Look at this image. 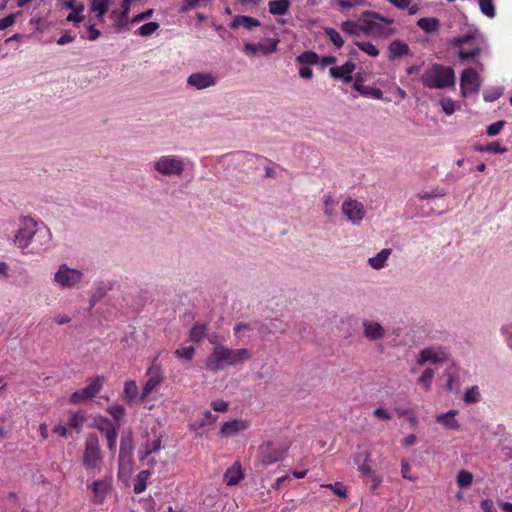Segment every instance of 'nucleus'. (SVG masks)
Returning <instances> with one entry per match:
<instances>
[{"label":"nucleus","mask_w":512,"mask_h":512,"mask_svg":"<svg viewBox=\"0 0 512 512\" xmlns=\"http://www.w3.org/2000/svg\"><path fill=\"white\" fill-rule=\"evenodd\" d=\"M206 332H207L206 324L196 323L190 329L189 338L192 342L199 343L206 336Z\"/></svg>","instance_id":"c85d7f7f"},{"label":"nucleus","mask_w":512,"mask_h":512,"mask_svg":"<svg viewBox=\"0 0 512 512\" xmlns=\"http://www.w3.org/2000/svg\"><path fill=\"white\" fill-rule=\"evenodd\" d=\"M503 94L502 87H493L483 92V99L486 102H493L500 98Z\"/></svg>","instance_id":"58836bf2"},{"label":"nucleus","mask_w":512,"mask_h":512,"mask_svg":"<svg viewBox=\"0 0 512 512\" xmlns=\"http://www.w3.org/2000/svg\"><path fill=\"white\" fill-rule=\"evenodd\" d=\"M152 168L162 176H180L185 170V162L178 155H162L153 162Z\"/></svg>","instance_id":"39448f33"},{"label":"nucleus","mask_w":512,"mask_h":512,"mask_svg":"<svg viewBox=\"0 0 512 512\" xmlns=\"http://www.w3.org/2000/svg\"><path fill=\"white\" fill-rule=\"evenodd\" d=\"M109 0H92L91 11L97 12V17L102 20L104 14L108 11Z\"/></svg>","instance_id":"72a5a7b5"},{"label":"nucleus","mask_w":512,"mask_h":512,"mask_svg":"<svg viewBox=\"0 0 512 512\" xmlns=\"http://www.w3.org/2000/svg\"><path fill=\"white\" fill-rule=\"evenodd\" d=\"M108 290L109 287L104 284L97 286L90 298V306L93 307L97 302L103 299Z\"/></svg>","instance_id":"79ce46f5"},{"label":"nucleus","mask_w":512,"mask_h":512,"mask_svg":"<svg viewBox=\"0 0 512 512\" xmlns=\"http://www.w3.org/2000/svg\"><path fill=\"white\" fill-rule=\"evenodd\" d=\"M91 398L93 397L90 395L89 391H87L86 388H82L80 390L73 392L69 398V401L72 404H80Z\"/></svg>","instance_id":"f704fd0d"},{"label":"nucleus","mask_w":512,"mask_h":512,"mask_svg":"<svg viewBox=\"0 0 512 512\" xmlns=\"http://www.w3.org/2000/svg\"><path fill=\"white\" fill-rule=\"evenodd\" d=\"M478 2L480 10L484 15L491 18L495 16V7L492 0H478Z\"/></svg>","instance_id":"a18cd8bd"},{"label":"nucleus","mask_w":512,"mask_h":512,"mask_svg":"<svg viewBox=\"0 0 512 512\" xmlns=\"http://www.w3.org/2000/svg\"><path fill=\"white\" fill-rule=\"evenodd\" d=\"M374 415L381 419V420H390L391 419V414L388 413L385 409L383 408H377L375 409L374 411Z\"/></svg>","instance_id":"774afa93"},{"label":"nucleus","mask_w":512,"mask_h":512,"mask_svg":"<svg viewBox=\"0 0 512 512\" xmlns=\"http://www.w3.org/2000/svg\"><path fill=\"white\" fill-rule=\"evenodd\" d=\"M420 81L430 89H445L455 85V73L449 66L433 64L421 75Z\"/></svg>","instance_id":"7ed1b4c3"},{"label":"nucleus","mask_w":512,"mask_h":512,"mask_svg":"<svg viewBox=\"0 0 512 512\" xmlns=\"http://www.w3.org/2000/svg\"><path fill=\"white\" fill-rule=\"evenodd\" d=\"M359 94L366 97H373L375 99H382L383 92L379 88L364 86L363 89H359Z\"/></svg>","instance_id":"49530a36"},{"label":"nucleus","mask_w":512,"mask_h":512,"mask_svg":"<svg viewBox=\"0 0 512 512\" xmlns=\"http://www.w3.org/2000/svg\"><path fill=\"white\" fill-rule=\"evenodd\" d=\"M154 13V10L153 9H148L142 13H139L137 15H135L132 19H131V22L132 23H139L143 20H146V19H149Z\"/></svg>","instance_id":"052dcab7"},{"label":"nucleus","mask_w":512,"mask_h":512,"mask_svg":"<svg viewBox=\"0 0 512 512\" xmlns=\"http://www.w3.org/2000/svg\"><path fill=\"white\" fill-rule=\"evenodd\" d=\"M101 460L99 439L96 434H89L85 441L83 465L86 469H95Z\"/></svg>","instance_id":"6e6552de"},{"label":"nucleus","mask_w":512,"mask_h":512,"mask_svg":"<svg viewBox=\"0 0 512 512\" xmlns=\"http://www.w3.org/2000/svg\"><path fill=\"white\" fill-rule=\"evenodd\" d=\"M143 446L152 454L157 453L162 448L161 438L157 437L155 439H147V441L143 444Z\"/></svg>","instance_id":"09e8293b"},{"label":"nucleus","mask_w":512,"mask_h":512,"mask_svg":"<svg viewBox=\"0 0 512 512\" xmlns=\"http://www.w3.org/2000/svg\"><path fill=\"white\" fill-rule=\"evenodd\" d=\"M457 410H449L447 413L439 414L436 417L438 423L442 424L445 428L450 430H456L459 428V423L455 419V415L457 414Z\"/></svg>","instance_id":"b1692460"},{"label":"nucleus","mask_w":512,"mask_h":512,"mask_svg":"<svg viewBox=\"0 0 512 512\" xmlns=\"http://www.w3.org/2000/svg\"><path fill=\"white\" fill-rule=\"evenodd\" d=\"M480 506L483 512H497L491 499L482 500Z\"/></svg>","instance_id":"0e129e2a"},{"label":"nucleus","mask_w":512,"mask_h":512,"mask_svg":"<svg viewBox=\"0 0 512 512\" xmlns=\"http://www.w3.org/2000/svg\"><path fill=\"white\" fill-rule=\"evenodd\" d=\"M243 479V473L239 464H234L229 468L224 475V480L227 485L233 486L238 484Z\"/></svg>","instance_id":"a878e982"},{"label":"nucleus","mask_w":512,"mask_h":512,"mask_svg":"<svg viewBox=\"0 0 512 512\" xmlns=\"http://www.w3.org/2000/svg\"><path fill=\"white\" fill-rule=\"evenodd\" d=\"M442 109L445 114L452 115L455 111V103L450 98H444L440 102Z\"/></svg>","instance_id":"4d7b16f0"},{"label":"nucleus","mask_w":512,"mask_h":512,"mask_svg":"<svg viewBox=\"0 0 512 512\" xmlns=\"http://www.w3.org/2000/svg\"><path fill=\"white\" fill-rule=\"evenodd\" d=\"M84 416L80 413H74L69 417L67 427L74 429L77 433L81 430L84 424Z\"/></svg>","instance_id":"c9c22d12"},{"label":"nucleus","mask_w":512,"mask_h":512,"mask_svg":"<svg viewBox=\"0 0 512 512\" xmlns=\"http://www.w3.org/2000/svg\"><path fill=\"white\" fill-rule=\"evenodd\" d=\"M451 44L458 48V56L461 61L475 58L481 52L478 36L473 33L456 37L451 41Z\"/></svg>","instance_id":"423d86ee"},{"label":"nucleus","mask_w":512,"mask_h":512,"mask_svg":"<svg viewBox=\"0 0 512 512\" xmlns=\"http://www.w3.org/2000/svg\"><path fill=\"white\" fill-rule=\"evenodd\" d=\"M248 427L249 424L247 421L242 419H233L231 421L224 422L219 433L223 437H232L242 431H245Z\"/></svg>","instance_id":"6ab92c4d"},{"label":"nucleus","mask_w":512,"mask_h":512,"mask_svg":"<svg viewBox=\"0 0 512 512\" xmlns=\"http://www.w3.org/2000/svg\"><path fill=\"white\" fill-rule=\"evenodd\" d=\"M447 194V191L443 188L435 187L430 192H420L417 194V197L420 200H428L432 198L444 197Z\"/></svg>","instance_id":"e433bc0d"},{"label":"nucleus","mask_w":512,"mask_h":512,"mask_svg":"<svg viewBox=\"0 0 512 512\" xmlns=\"http://www.w3.org/2000/svg\"><path fill=\"white\" fill-rule=\"evenodd\" d=\"M322 487L331 489L334 494H336L340 498L347 497V490L345 486L341 482H335L334 484H325Z\"/></svg>","instance_id":"de8ad7c7"},{"label":"nucleus","mask_w":512,"mask_h":512,"mask_svg":"<svg viewBox=\"0 0 512 512\" xmlns=\"http://www.w3.org/2000/svg\"><path fill=\"white\" fill-rule=\"evenodd\" d=\"M194 353H195V348L193 346L184 347L181 349H177L175 351V355L179 359H185L187 361H190L193 358Z\"/></svg>","instance_id":"3c124183"},{"label":"nucleus","mask_w":512,"mask_h":512,"mask_svg":"<svg viewBox=\"0 0 512 512\" xmlns=\"http://www.w3.org/2000/svg\"><path fill=\"white\" fill-rule=\"evenodd\" d=\"M268 5L271 14L284 15L290 7V0H271Z\"/></svg>","instance_id":"cd10ccee"},{"label":"nucleus","mask_w":512,"mask_h":512,"mask_svg":"<svg viewBox=\"0 0 512 512\" xmlns=\"http://www.w3.org/2000/svg\"><path fill=\"white\" fill-rule=\"evenodd\" d=\"M507 150L508 149L506 147L500 146L498 142L489 143L485 147L486 152H490V153H494V154H503V153L507 152Z\"/></svg>","instance_id":"13d9d810"},{"label":"nucleus","mask_w":512,"mask_h":512,"mask_svg":"<svg viewBox=\"0 0 512 512\" xmlns=\"http://www.w3.org/2000/svg\"><path fill=\"white\" fill-rule=\"evenodd\" d=\"M473 481V475L467 470H460L457 475V484L460 488L468 487Z\"/></svg>","instance_id":"ea45409f"},{"label":"nucleus","mask_w":512,"mask_h":512,"mask_svg":"<svg viewBox=\"0 0 512 512\" xmlns=\"http://www.w3.org/2000/svg\"><path fill=\"white\" fill-rule=\"evenodd\" d=\"M375 20H379L387 25H390L393 23V19L385 17L380 15L377 12L373 11H364L362 13L361 21L363 22V25L359 26L355 21L353 20H346L342 22L341 29L345 33H348L350 35H357L360 31L369 34V33H376L380 36H390L395 33L394 28H387L385 29L381 24L377 23Z\"/></svg>","instance_id":"f03ea898"},{"label":"nucleus","mask_w":512,"mask_h":512,"mask_svg":"<svg viewBox=\"0 0 512 512\" xmlns=\"http://www.w3.org/2000/svg\"><path fill=\"white\" fill-rule=\"evenodd\" d=\"M15 14H9L8 16L0 19V30H4L15 23Z\"/></svg>","instance_id":"bf43d9fd"},{"label":"nucleus","mask_w":512,"mask_h":512,"mask_svg":"<svg viewBox=\"0 0 512 512\" xmlns=\"http://www.w3.org/2000/svg\"><path fill=\"white\" fill-rule=\"evenodd\" d=\"M417 26L426 33H433L439 30L440 21L435 17H424L417 21Z\"/></svg>","instance_id":"bb28decb"},{"label":"nucleus","mask_w":512,"mask_h":512,"mask_svg":"<svg viewBox=\"0 0 512 512\" xmlns=\"http://www.w3.org/2000/svg\"><path fill=\"white\" fill-rule=\"evenodd\" d=\"M250 358V351L246 348L231 349L223 345L215 346L206 358L205 368L211 372H218L228 366L242 364Z\"/></svg>","instance_id":"f257e3e1"},{"label":"nucleus","mask_w":512,"mask_h":512,"mask_svg":"<svg viewBox=\"0 0 512 512\" xmlns=\"http://www.w3.org/2000/svg\"><path fill=\"white\" fill-rule=\"evenodd\" d=\"M325 34L328 36L330 41L335 45L336 48H341L344 44L343 38L340 33L334 28H325Z\"/></svg>","instance_id":"4c0bfd02"},{"label":"nucleus","mask_w":512,"mask_h":512,"mask_svg":"<svg viewBox=\"0 0 512 512\" xmlns=\"http://www.w3.org/2000/svg\"><path fill=\"white\" fill-rule=\"evenodd\" d=\"M449 359L448 352L442 347H427L420 351L417 364L422 366L426 362L441 364Z\"/></svg>","instance_id":"9b49d317"},{"label":"nucleus","mask_w":512,"mask_h":512,"mask_svg":"<svg viewBox=\"0 0 512 512\" xmlns=\"http://www.w3.org/2000/svg\"><path fill=\"white\" fill-rule=\"evenodd\" d=\"M337 204V200L331 195H325L323 197V213L327 217H332L335 214Z\"/></svg>","instance_id":"2f4dec72"},{"label":"nucleus","mask_w":512,"mask_h":512,"mask_svg":"<svg viewBox=\"0 0 512 512\" xmlns=\"http://www.w3.org/2000/svg\"><path fill=\"white\" fill-rule=\"evenodd\" d=\"M355 68V63L347 61L342 66L331 67L329 74L332 78L342 80L344 83L348 84L353 80L352 73L354 72Z\"/></svg>","instance_id":"2eb2a0df"},{"label":"nucleus","mask_w":512,"mask_h":512,"mask_svg":"<svg viewBox=\"0 0 512 512\" xmlns=\"http://www.w3.org/2000/svg\"><path fill=\"white\" fill-rule=\"evenodd\" d=\"M83 273L66 264H61L54 274V282L60 288L71 289L81 282Z\"/></svg>","instance_id":"0eeeda50"},{"label":"nucleus","mask_w":512,"mask_h":512,"mask_svg":"<svg viewBox=\"0 0 512 512\" xmlns=\"http://www.w3.org/2000/svg\"><path fill=\"white\" fill-rule=\"evenodd\" d=\"M88 32H89L88 39L91 41L96 40L101 34L100 31L96 28V26L94 24H91L88 26Z\"/></svg>","instance_id":"338daca9"},{"label":"nucleus","mask_w":512,"mask_h":512,"mask_svg":"<svg viewBox=\"0 0 512 512\" xmlns=\"http://www.w3.org/2000/svg\"><path fill=\"white\" fill-rule=\"evenodd\" d=\"M124 393L127 398L133 399L138 393L136 383L134 381H127L124 386Z\"/></svg>","instance_id":"5fc2aeb1"},{"label":"nucleus","mask_w":512,"mask_h":512,"mask_svg":"<svg viewBox=\"0 0 512 512\" xmlns=\"http://www.w3.org/2000/svg\"><path fill=\"white\" fill-rule=\"evenodd\" d=\"M296 61L301 65H314L318 63L319 57L314 51L308 50L298 55Z\"/></svg>","instance_id":"7c9ffc66"},{"label":"nucleus","mask_w":512,"mask_h":512,"mask_svg":"<svg viewBox=\"0 0 512 512\" xmlns=\"http://www.w3.org/2000/svg\"><path fill=\"white\" fill-rule=\"evenodd\" d=\"M482 84L481 77L473 68H466L460 75V92L463 97L477 94Z\"/></svg>","instance_id":"9d476101"},{"label":"nucleus","mask_w":512,"mask_h":512,"mask_svg":"<svg viewBox=\"0 0 512 512\" xmlns=\"http://www.w3.org/2000/svg\"><path fill=\"white\" fill-rule=\"evenodd\" d=\"M133 451V439L131 435L122 436L120 441L119 462L128 461Z\"/></svg>","instance_id":"5701e85b"},{"label":"nucleus","mask_w":512,"mask_h":512,"mask_svg":"<svg viewBox=\"0 0 512 512\" xmlns=\"http://www.w3.org/2000/svg\"><path fill=\"white\" fill-rule=\"evenodd\" d=\"M211 406L216 412H224L228 408V403L223 400H215L211 403Z\"/></svg>","instance_id":"e2e57ef3"},{"label":"nucleus","mask_w":512,"mask_h":512,"mask_svg":"<svg viewBox=\"0 0 512 512\" xmlns=\"http://www.w3.org/2000/svg\"><path fill=\"white\" fill-rule=\"evenodd\" d=\"M187 83L198 90H202L216 85L217 78L210 72H197L189 75Z\"/></svg>","instance_id":"ddd939ff"},{"label":"nucleus","mask_w":512,"mask_h":512,"mask_svg":"<svg viewBox=\"0 0 512 512\" xmlns=\"http://www.w3.org/2000/svg\"><path fill=\"white\" fill-rule=\"evenodd\" d=\"M105 378L102 375L96 376L91 379L90 383L85 387L87 391H89L92 397H95L99 391L102 389Z\"/></svg>","instance_id":"473e14b6"},{"label":"nucleus","mask_w":512,"mask_h":512,"mask_svg":"<svg viewBox=\"0 0 512 512\" xmlns=\"http://www.w3.org/2000/svg\"><path fill=\"white\" fill-rule=\"evenodd\" d=\"M369 459L370 453L368 451H360L353 458L354 463L358 466L359 472L364 476H371L373 474L372 469L368 465Z\"/></svg>","instance_id":"412c9836"},{"label":"nucleus","mask_w":512,"mask_h":512,"mask_svg":"<svg viewBox=\"0 0 512 512\" xmlns=\"http://www.w3.org/2000/svg\"><path fill=\"white\" fill-rule=\"evenodd\" d=\"M147 381L143 387V395H149L162 381L161 367L153 364L147 371Z\"/></svg>","instance_id":"f3484780"},{"label":"nucleus","mask_w":512,"mask_h":512,"mask_svg":"<svg viewBox=\"0 0 512 512\" xmlns=\"http://www.w3.org/2000/svg\"><path fill=\"white\" fill-rule=\"evenodd\" d=\"M505 125H506V121L499 120V121L489 125L487 127L486 133L490 137L497 136L498 134H500L501 130L504 128Z\"/></svg>","instance_id":"603ef678"},{"label":"nucleus","mask_w":512,"mask_h":512,"mask_svg":"<svg viewBox=\"0 0 512 512\" xmlns=\"http://www.w3.org/2000/svg\"><path fill=\"white\" fill-rule=\"evenodd\" d=\"M363 336L369 341H377L385 336V329L376 321L364 320L362 322Z\"/></svg>","instance_id":"dca6fc26"},{"label":"nucleus","mask_w":512,"mask_h":512,"mask_svg":"<svg viewBox=\"0 0 512 512\" xmlns=\"http://www.w3.org/2000/svg\"><path fill=\"white\" fill-rule=\"evenodd\" d=\"M259 25H260V21L256 18H253L250 16L238 15V16L234 17V19L230 23V28L238 29L240 26H243L246 29L250 30L252 27H257Z\"/></svg>","instance_id":"393cba45"},{"label":"nucleus","mask_w":512,"mask_h":512,"mask_svg":"<svg viewBox=\"0 0 512 512\" xmlns=\"http://www.w3.org/2000/svg\"><path fill=\"white\" fill-rule=\"evenodd\" d=\"M149 470H142L138 473L133 490L136 494L142 493L146 489V481L150 476Z\"/></svg>","instance_id":"c756f323"},{"label":"nucleus","mask_w":512,"mask_h":512,"mask_svg":"<svg viewBox=\"0 0 512 512\" xmlns=\"http://www.w3.org/2000/svg\"><path fill=\"white\" fill-rule=\"evenodd\" d=\"M120 428L119 423H113L109 420L106 421V426H98V429L103 433L107 440L108 449L115 454L116 452V440L118 437V430Z\"/></svg>","instance_id":"a211bd4d"},{"label":"nucleus","mask_w":512,"mask_h":512,"mask_svg":"<svg viewBox=\"0 0 512 512\" xmlns=\"http://www.w3.org/2000/svg\"><path fill=\"white\" fill-rule=\"evenodd\" d=\"M342 212L353 224L360 223L365 217L363 204L353 199H348L343 202Z\"/></svg>","instance_id":"f8f14e48"},{"label":"nucleus","mask_w":512,"mask_h":512,"mask_svg":"<svg viewBox=\"0 0 512 512\" xmlns=\"http://www.w3.org/2000/svg\"><path fill=\"white\" fill-rule=\"evenodd\" d=\"M392 253V249L385 248L378 252L375 256L368 259V264L375 270L382 269Z\"/></svg>","instance_id":"4be33fe9"},{"label":"nucleus","mask_w":512,"mask_h":512,"mask_svg":"<svg viewBox=\"0 0 512 512\" xmlns=\"http://www.w3.org/2000/svg\"><path fill=\"white\" fill-rule=\"evenodd\" d=\"M434 377V370L431 368H426L422 375L419 377L418 382L423 384L426 389L430 388L432 383V379Z\"/></svg>","instance_id":"8fccbe9b"},{"label":"nucleus","mask_w":512,"mask_h":512,"mask_svg":"<svg viewBox=\"0 0 512 512\" xmlns=\"http://www.w3.org/2000/svg\"><path fill=\"white\" fill-rule=\"evenodd\" d=\"M159 27H160L159 23H157L155 21H151V22H148V23L142 25L138 29V34L143 37L150 36L154 32H156L159 29Z\"/></svg>","instance_id":"37998d69"},{"label":"nucleus","mask_w":512,"mask_h":512,"mask_svg":"<svg viewBox=\"0 0 512 512\" xmlns=\"http://www.w3.org/2000/svg\"><path fill=\"white\" fill-rule=\"evenodd\" d=\"M480 399V392L477 386L467 389L464 393L463 400L466 403H476Z\"/></svg>","instance_id":"c03bdc74"},{"label":"nucleus","mask_w":512,"mask_h":512,"mask_svg":"<svg viewBox=\"0 0 512 512\" xmlns=\"http://www.w3.org/2000/svg\"><path fill=\"white\" fill-rule=\"evenodd\" d=\"M63 6L67 9L73 10V12L78 15H79V13H81L84 10L83 4H79L78 6H75L73 1H66L63 3Z\"/></svg>","instance_id":"69168bd1"},{"label":"nucleus","mask_w":512,"mask_h":512,"mask_svg":"<svg viewBox=\"0 0 512 512\" xmlns=\"http://www.w3.org/2000/svg\"><path fill=\"white\" fill-rule=\"evenodd\" d=\"M355 45L363 52L367 53L371 57H376L379 55V50L376 48L374 44L371 42H360L356 41Z\"/></svg>","instance_id":"a19ab883"},{"label":"nucleus","mask_w":512,"mask_h":512,"mask_svg":"<svg viewBox=\"0 0 512 512\" xmlns=\"http://www.w3.org/2000/svg\"><path fill=\"white\" fill-rule=\"evenodd\" d=\"M108 412L110 415L114 418V423H119V420L124 416L125 414V408L122 405H112L108 408Z\"/></svg>","instance_id":"864d4df0"},{"label":"nucleus","mask_w":512,"mask_h":512,"mask_svg":"<svg viewBox=\"0 0 512 512\" xmlns=\"http://www.w3.org/2000/svg\"><path fill=\"white\" fill-rule=\"evenodd\" d=\"M258 460L262 465H271L284 459L286 449L282 446L268 441L258 448Z\"/></svg>","instance_id":"1a4fd4ad"},{"label":"nucleus","mask_w":512,"mask_h":512,"mask_svg":"<svg viewBox=\"0 0 512 512\" xmlns=\"http://www.w3.org/2000/svg\"><path fill=\"white\" fill-rule=\"evenodd\" d=\"M278 39H268L267 45L263 44V53L269 54L275 52L277 49Z\"/></svg>","instance_id":"680f3d73"},{"label":"nucleus","mask_w":512,"mask_h":512,"mask_svg":"<svg viewBox=\"0 0 512 512\" xmlns=\"http://www.w3.org/2000/svg\"><path fill=\"white\" fill-rule=\"evenodd\" d=\"M410 54V48L407 43L401 40H394L388 46L389 60H395L399 57L407 56Z\"/></svg>","instance_id":"aec40b11"},{"label":"nucleus","mask_w":512,"mask_h":512,"mask_svg":"<svg viewBox=\"0 0 512 512\" xmlns=\"http://www.w3.org/2000/svg\"><path fill=\"white\" fill-rule=\"evenodd\" d=\"M38 222L30 216L19 218V228L15 231L13 244L20 250L27 249L38 232Z\"/></svg>","instance_id":"20e7f679"},{"label":"nucleus","mask_w":512,"mask_h":512,"mask_svg":"<svg viewBox=\"0 0 512 512\" xmlns=\"http://www.w3.org/2000/svg\"><path fill=\"white\" fill-rule=\"evenodd\" d=\"M244 52L246 54H251V55H255L257 54L258 52H263V44L261 43H245L244 44V48H243Z\"/></svg>","instance_id":"6e6d98bb"},{"label":"nucleus","mask_w":512,"mask_h":512,"mask_svg":"<svg viewBox=\"0 0 512 512\" xmlns=\"http://www.w3.org/2000/svg\"><path fill=\"white\" fill-rule=\"evenodd\" d=\"M112 478L106 477L104 479L96 480L92 483V499L91 501L95 504H102L106 498V495L111 490Z\"/></svg>","instance_id":"4468645a"}]
</instances>
